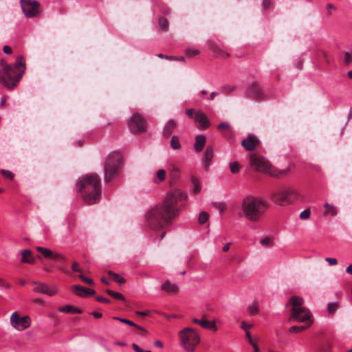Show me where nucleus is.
<instances>
[{"label": "nucleus", "instance_id": "nucleus-1", "mask_svg": "<svg viewBox=\"0 0 352 352\" xmlns=\"http://www.w3.org/2000/svg\"><path fill=\"white\" fill-rule=\"evenodd\" d=\"M186 199L187 195L178 189L168 193L162 204L155 205L145 214L146 226L154 231L165 228L179 215Z\"/></svg>", "mask_w": 352, "mask_h": 352}, {"label": "nucleus", "instance_id": "nucleus-2", "mask_svg": "<svg viewBox=\"0 0 352 352\" xmlns=\"http://www.w3.org/2000/svg\"><path fill=\"white\" fill-rule=\"evenodd\" d=\"M77 188L84 201L92 205L99 201L101 195V182L96 174L82 177L77 183Z\"/></svg>", "mask_w": 352, "mask_h": 352}, {"label": "nucleus", "instance_id": "nucleus-3", "mask_svg": "<svg viewBox=\"0 0 352 352\" xmlns=\"http://www.w3.org/2000/svg\"><path fill=\"white\" fill-rule=\"evenodd\" d=\"M25 68V57L18 56L14 65H8L0 71V82L7 88H13L22 78Z\"/></svg>", "mask_w": 352, "mask_h": 352}, {"label": "nucleus", "instance_id": "nucleus-4", "mask_svg": "<svg viewBox=\"0 0 352 352\" xmlns=\"http://www.w3.org/2000/svg\"><path fill=\"white\" fill-rule=\"evenodd\" d=\"M241 208L245 218L251 222H258L268 208V204L262 199L248 196L241 203Z\"/></svg>", "mask_w": 352, "mask_h": 352}, {"label": "nucleus", "instance_id": "nucleus-5", "mask_svg": "<svg viewBox=\"0 0 352 352\" xmlns=\"http://www.w3.org/2000/svg\"><path fill=\"white\" fill-rule=\"evenodd\" d=\"M303 299L298 296H292L289 298L286 305L287 307H289L290 312L288 320L289 322L295 320L298 322H307L309 325H311L313 323L312 314L307 307L303 306Z\"/></svg>", "mask_w": 352, "mask_h": 352}, {"label": "nucleus", "instance_id": "nucleus-6", "mask_svg": "<svg viewBox=\"0 0 352 352\" xmlns=\"http://www.w3.org/2000/svg\"><path fill=\"white\" fill-rule=\"evenodd\" d=\"M122 158L118 153H111L104 162V182L109 183L118 176L121 170Z\"/></svg>", "mask_w": 352, "mask_h": 352}, {"label": "nucleus", "instance_id": "nucleus-7", "mask_svg": "<svg viewBox=\"0 0 352 352\" xmlns=\"http://www.w3.org/2000/svg\"><path fill=\"white\" fill-rule=\"evenodd\" d=\"M181 346L188 352H194L200 342V336L193 328L186 327L179 332Z\"/></svg>", "mask_w": 352, "mask_h": 352}, {"label": "nucleus", "instance_id": "nucleus-8", "mask_svg": "<svg viewBox=\"0 0 352 352\" xmlns=\"http://www.w3.org/2000/svg\"><path fill=\"white\" fill-rule=\"evenodd\" d=\"M299 197L300 194L293 188L275 190L271 195L272 201L279 206L289 205Z\"/></svg>", "mask_w": 352, "mask_h": 352}, {"label": "nucleus", "instance_id": "nucleus-9", "mask_svg": "<svg viewBox=\"0 0 352 352\" xmlns=\"http://www.w3.org/2000/svg\"><path fill=\"white\" fill-rule=\"evenodd\" d=\"M10 324L17 331H23L30 326L31 319L28 316H21L17 311H14L11 315Z\"/></svg>", "mask_w": 352, "mask_h": 352}, {"label": "nucleus", "instance_id": "nucleus-10", "mask_svg": "<svg viewBox=\"0 0 352 352\" xmlns=\"http://www.w3.org/2000/svg\"><path fill=\"white\" fill-rule=\"evenodd\" d=\"M129 127L133 133L146 131V121L139 113H134L129 122Z\"/></svg>", "mask_w": 352, "mask_h": 352}, {"label": "nucleus", "instance_id": "nucleus-11", "mask_svg": "<svg viewBox=\"0 0 352 352\" xmlns=\"http://www.w3.org/2000/svg\"><path fill=\"white\" fill-rule=\"evenodd\" d=\"M63 256L58 252L45 248V272L51 271Z\"/></svg>", "mask_w": 352, "mask_h": 352}, {"label": "nucleus", "instance_id": "nucleus-12", "mask_svg": "<svg viewBox=\"0 0 352 352\" xmlns=\"http://www.w3.org/2000/svg\"><path fill=\"white\" fill-rule=\"evenodd\" d=\"M21 6L26 17H32L37 14L39 4L36 1L21 0Z\"/></svg>", "mask_w": 352, "mask_h": 352}, {"label": "nucleus", "instance_id": "nucleus-13", "mask_svg": "<svg viewBox=\"0 0 352 352\" xmlns=\"http://www.w3.org/2000/svg\"><path fill=\"white\" fill-rule=\"evenodd\" d=\"M250 165L260 172H267L270 168L269 164L265 159L254 154L250 155Z\"/></svg>", "mask_w": 352, "mask_h": 352}, {"label": "nucleus", "instance_id": "nucleus-14", "mask_svg": "<svg viewBox=\"0 0 352 352\" xmlns=\"http://www.w3.org/2000/svg\"><path fill=\"white\" fill-rule=\"evenodd\" d=\"M192 321L194 324L200 325L204 329H210L213 331H217V327L215 324V322L208 321L206 314L203 315L201 319L194 318Z\"/></svg>", "mask_w": 352, "mask_h": 352}, {"label": "nucleus", "instance_id": "nucleus-15", "mask_svg": "<svg viewBox=\"0 0 352 352\" xmlns=\"http://www.w3.org/2000/svg\"><path fill=\"white\" fill-rule=\"evenodd\" d=\"M259 143V140L254 135L250 134L242 141L241 144L247 151H252L257 147Z\"/></svg>", "mask_w": 352, "mask_h": 352}, {"label": "nucleus", "instance_id": "nucleus-16", "mask_svg": "<svg viewBox=\"0 0 352 352\" xmlns=\"http://www.w3.org/2000/svg\"><path fill=\"white\" fill-rule=\"evenodd\" d=\"M195 121L198 122L199 127L202 129L208 128L210 125V120L208 119L206 116L201 111H197L195 113L194 117Z\"/></svg>", "mask_w": 352, "mask_h": 352}, {"label": "nucleus", "instance_id": "nucleus-17", "mask_svg": "<svg viewBox=\"0 0 352 352\" xmlns=\"http://www.w3.org/2000/svg\"><path fill=\"white\" fill-rule=\"evenodd\" d=\"M72 292L78 296L86 297L95 294V291L93 289H87L79 285H75L72 287Z\"/></svg>", "mask_w": 352, "mask_h": 352}, {"label": "nucleus", "instance_id": "nucleus-18", "mask_svg": "<svg viewBox=\"0 0 352 352\" xmlns=\"http://www.w3.org/2000/svg\"><path fill=\"white\" fill-rule=\"evenodd\" d=\"M177 124L174 120H169L163 128L162 135L164 138H169L174 130L176 129Z\"/></svg>", "mask_w": 352, "mask_h": 352}, {"label": "nucleus", "instance_id": "nucleus-19", "mask_svg": "<svg viewBox=\"0 0 352 352\" xmlns=\"http://www.w3.org/2000/svg\"><path fill=\"white\" fill-rule=\"evenodd\" d=\"M210 49L214 53L215 56L218 58L226 59L230 56L229 53L222 49L220 46L217 44L211 43Z\"/></svg>", "mask_w": 352, "mask_h": 352}, {"label": "nucleus", "instance_id": "nucleus-20", "mask_svg": "<svg viewBox=\"0 0 352 352\" xmlns=\"http://www.w3.org/2000/svg\"><path fill=\"white\" fill-rule=\"evenodd\" d=\"M19 253L22 256L21 259L22 263L34 264L35 263V258L32 256L30 250H23Z\"/></svg>", "mask_w": 352, "mask_h": 352}, {"label": "nucleus", "instance_id": "nucleus-21", "mask_svg": "<svg viewBox=\"0 0 352 352\" xmlns=\"http://www.w3.org/2000/svg\"><path fill=\"white\" fill-rule=\"evenodd\" d=\"M246 94L248 97L255 100H262L265 98V94L263 89H247Z\"/></svg>", "mask_w": 352, "mask_h": 352}, {"label": "nucleus", "instance_id": "nucleus-22", "mask_svg": "<svg viewBox=\"0 0 352 352\" xmlns=\"http://www.w3.org/2000/svg\"><path fill=\"white\" fill-rule=\"evenodd\" d=\"M162 290L168 294H177L179 288L176 284L172 283L170 280H167L161 287Z\"/></svg>", "mask_w": 352, "mask_h": 352}, {"label": "nucleus", "instance_id": "nucleus-23", "mask_svg": "<svg viewBox=\"0 0 352 352\" xmlns=\"http://www.w3.org/2000/svg\"><path fill=\"white\" fill-rule=\"evenodd\" d=\"M214 156V151L212 146H207L204 153V166L206 169L210 165V162Z\"/></svg>", "mask_w": 352, "mask_h": 352}, {"label": "nucleus", "instance_id": "nucleus-24", "mask_svg": "<svg viewBox=\"0 0 352 352\" xmlns=\"http://www.w3.org/2000/svg\"><path fill=\"white\" fill-rule=\"evenodd\" d=\"M206 144V138L203 135H198L195 138L194 148L196 152L199 153L202 151Z\"/></svg>", "mask_w": 352, "mask_h": 352}, {"label": "nucleus", "instance_id": "nucleus-25", "mask_svg": "<svg viewBox=\"0 0 352 352\" xmlns=\"http://www.w3.org/2000/svg\"><path fill=\"white\" fill-rule=\"evenodd\" d=\"M58 310L61 312L69 314H82V311L71 305L60 307Z\"/></svg>", "mask_w": 352, "mask_h": 352}, {"label": "nucleus", "instance_id": "nucleus-26", "mask_svg": "<svg viewBox=\"0 0 352 352\" xmlns=\"http://www.w3.org/2000/svg\"><path fill=\"white\" fill-rule=\"evenodd\" d=\"M113 319L119 320V321H120V322H122L123 323L127 324H129V325H130L131 327H136L138 329L143 331L145 333H148L147 331L144 328H143V327L136 324L135 323H134L133 321H131L130 320H128V319H126V318H118V317H114Z\"/></svg>", "mask_w": 352, "mask_h": 352}, {"label": "nucleus", "instance_id": "nucleus-27", "mask_svg": "<svg viewBox=\"0 0 352 352\" xmlns=\"http://www.w3.org/2000/svg\"><path fill=\"white\" fill-rule=\"evenodd\" d=\"M247 311L252 316L257 314L259 311L258 303L254 302L252 304L250 305L247 308Z\"/></svg>", "mask_w": 352, "mask_h": 352}, {"label": "nucleus", "instance_id": "nucleus-28", "mask_svg": "<svg viewBox=\"0 0 352 352\" xmlns=\"http://www.w3.org/2000/svg\"><path fill=\"white\" fill-rule=\"evenodd\" d=\"M170 145L171 148L174 150H178L181 148V144L179 142V139L177 136L173 135L172 136L170 142Z\"/></svg>", "mask_w": 352, "mask_h": 352}, {"label": "nucleus", "instance_id": "nucleus-29", "mask_svg": "<svg viewBox=\"0 0 352 352\" xmlns=\"http://www.w3.org/2000/svg\"><path fill=\"white\" fill-rule=\"evenodd\" d=\"M260 243L265 248H271L274 245V240L271 236H266L261 240Z\"/></svg>", "mask_w": 352, "mask_h": 352}, {"label": "nucleus", "instance_id": "nucleus-30", "mask_svg": "<svg viewBox=\"0 0 352 352\" xmlns=\"http://www.w3.org/2000/svg\"><path fill=\"white\" fill-rule=\"evenodd\" d=\"M107 274L111 278L120 284H122L126 282L124 278H121L118 274H116L112 271H109Z\"/></svg>", "mask_w": 352, "mask_h": 352}, {"label": "nucleus", "instance_id": "nucleus-31", "mask_svg": "<svg viewBox=\"0 0 352 352\" xmlns=\"http://www.w3.org/2000/svg\"><path fill=\"white\" fill-rule=\"evenodd\" d=\"M106 292L109 296H111V297H113V298H114L116 299L120 300L122 301H125L126 300L125 297L122 294H120V293L112 291L111 289H107Z\"/></svg>", "mask_w": 352, "mask_h": 352}, {"label": "nucleus", "instance_id": "nucleus-32", "mask_svg": "<svg viewBox=\"0 0 352 352\" xmlns=\"http://www.w3.org/2000/svg\"><path fill=\"white\" fill-rule=\"evenodd\" d=\"M218 129L223 131V135L226 137L230 135V126L227 123H221L218 125Z\"/></svg>", "mask_w": 352, "mask_h": 352}, {"label": "nucleus", "instance_id": "nucleus-33", "mask_svg": "<svg viewBox=\"0 0 352 352\" xmlns=\"http://www.w3.org/2000/svg\"><path fill=\"white\" fill-rule=\"evenodd\" d=\"M324 208H326L324 211L325 215L330 214L331 216H335L337 214V210L334 206L326 203L324 204Z\"/></svg>", "mask_w": 352, "mask_h": 352}, {"label": "nucleus", "instance_id": "nucleus-34", "mask_svg": "<svg viewBox=\"0 0 352 352\" xmlns=\"http://www.w3.org/2000/svg\"><path fill=\"white\" fill-rule=\"evenodd\" d=\"M331 348L332 343L329 341H326L320 346L319 352H332Z\"/></svg>", "mask_w": 352, "mask_h": 352}, {"label": "nucleus", "instance_id": "nucleus-35", "mask_svg": "<svg viewBox=\"0 0 352 352\" xmlns=\"http://www.w3.org/2000/svg\"><path fill=\"white\" fill-rule=\"evenodd\" d=\"M310 325L307 323V325L302 326H293L289 328V331L290 333H298L306 330Z\"/></svg>", "mask_w": 352, "mask_h": 352}, {"label": "nucleus", "instance_id": "nucleus-36", "mask_svg": "<svg viewBox=\"0 0 352 352\" xmlns=\"http://www.w3.org/2000/svg\"><path fill=\"white\" fill-rule=\"evenodd\" d=\"M208 219L209 214L207 212L202 211L199 215L198 222L199 224L203 225L208 221Z\"/></svg>", "mask_w": 352, "mask_h": 352}, {"label": "nucleus", "instance_id": "nucleus-37", "mask_svg": "<svg viewBox=\"0 0 352 352\" xmlns=\"http://www.w3.org/2000/svg\"><path fill=\"white\" fill-rule=\"evenodd\" d=\"M158 24L160 29L163 31H166L168 28V22L166 19L160 17L158 21Z\"/></svg>", "mask_w": 352, "mask_h": 352}, {"label": "nucleus", "instance_id": "nucleus-38", "mask_svg": "<svg viewBox=\"0 0 352 352\" xmlns=\"http://www.w3.org/2000/svg\"><path fill=\"white\" fill-rule=\"evenodd\" d=\"M191 180L193 184V192L195 194L199 193L201 190V185L199 182V180L195 177H192Z\"/></svg>", "mask_w": 352, "mask_h": 352}, {"label": "nucleus", "instance_id": "nucleus-39", "mask_svg": "<svg viewBox=\"0 0 352 352\" xmlns=\"http://www.w3.org/2000/svg\"><path fill=\"white\" fill-rule=\"evenodd\" d=\"M338 302H331L328 304L327 305V311L329 314L333 315L336 311V310L338 308Z\"/></svg>", "mask_w": 352, "mask_h": 352}, {"label": "nucleus", "instance_id": "nucleus-40", "mask_svg": "<svg viewBox=\"0 0 352 352\" xmlns=\"http://www.w3.org/2000/svg\"><path fill=\"white\" fill-rule=\"evenodd\" d=\"M344 61L347 65L352 62V47L344 53Z\"/></svg>", "mask_w": 352, "mask_h": 352}, {"label": "nucleus", "instance_id": "nucleus-41", "mask_svg": "<svg viewBox=\"0 0 352 352\" xmlns=\"http://www.w3.org/2000/svg\"><path fill=\"white\" fill-rule=\"evenodd\" d=\"M230 171L233 174H235L239 171L240 166H239V164L238 162H233L230 163Z\"/></svg>", "mask_w": 352, "mask_h": 352}, {"label": "nucleus", "instance_id": "nucleus-42", "mask_svg": "<svg viewBox=\"0 0 352 352\" xmlns=\"http://www.w3.org/2000/svg\"><path fill=\"white\" fill-rule=\"evenodd\" d=\"M200 51L197 49L187 48L186 50V54L188 56L193 57L198 55Z\"/></svg>", "mask_w": 352, "mask_h": 352}, {"label": "nucleus", "instance_id": "nucleus-43", "mask_svg": "<svg viewBox=\"0 0 352 352\" xmlns=\"http://www.w3.org/2000/svg\"><path fill=\"white\" fill-rule=\"evenodd\" d=\"M212 206L219 210L221 212H224V210L226 209V206L223 202H214L212 203Z\"/></svg>", "mask_w": 352, "mask_h": 352}, {"label": "nucleus", "instance_id": "nucleus-44", "mask_svg": "<svg viewBox=\"0 0 352 352\" xmlns=\"http://www.w3.org/2000/svg\"><path fill=\"white\" fill-rule=\"evenodd\" d=\"M289 168H287V169H285V170H279L278 173H271L270 174L273 176V177H281V176H285L287 175V173H289Z\"/></svg>", "mask_w": 352, "mask_h": 352}, {"label": "nucleus", "instance_id": "nucleus-45", "mask_svg": "<svg viewBox=\"0 0 352 352\" xmlns=\"http://www.w3.org/2000/svg\"><path fill=\"white\" fill-rule=\"evenodd\" d=\"M0 173L4 176L6 177V178L10 179V180H12L13 178H14V174L8 170H5V169H2L0 170Z\"/></svg>", "mask_w": 352, "mask_h": 352}, {"label": "nucleus", "instance_id": "nucleus-46", "mask_svg": "<svg viewBox=\"0 0 352 352\" xmlns=\"http://www.w3.org/2000/svg\"><path fill=\"white\" fill-rule=\"evenodd\" d=\"M78 277L86 284L89 285H93L94 284V280L91 278H87L83 274H80L78 275Z\"/></svg>", "mask_w": 352, "mask_h": 352}, {"label": "nucleus", "instance_id": "nucleus-47", "mask_svg": "<svg viewBox=\"0 0 352 352\" xmlns=\"http://www.w3.org/2000/svg\"><path fill=\"white\" fill-rule=\"evenodd\" d=\"M245 339L248 342V343L251 345L254 343H255L256 342H258V338H254L253 339L251 336V334H250V331H245Z\"/></svg>", "mask_w": 352, "mask_h": 352}, {"label": "nucleus", "instance_id": "nucleus-48", "mask_svg": "<svg viewBox=\"0 0 352 352\" xmlns=\"http://www.w3.org/2000/svg\"><path fill=\"white\" fill-rule=\"evenodd\" d=\"M56 288L54 286L46 287L45 286V294L50 296H54L56 293Z\"/></svg>", "mask_w": 352, "mask_h": 352}, {"label": "nucleus", "instance_id": "nucleus-49", "mask_svg": "<svg viewBox=\"0 0 352 352\" xmlns=\"http://www.w3.org/2000/svg\"><path fill=\"white\" fill-rule=\"evenodd\" d=\"M156 176L160 182L164 181L166 177V171L164 169H160L157 172Z\"/></svg>", "mask_w": 352, "mask_h": 352}, {"label": "nucleus", "instance_id": "nucleus-50", "mask_svg": "<svg viewBox=\"0 0 352 352\" xmlns=\"http://www.w3.org/2000/svg\"><path fill=\"white\" fill-rule=\"evenodd\" d=\"M309 216H310V210L308 209L303 210L300 214V217L302 219H307V218L309 217Z\"/></svg>", "mask_w": 352, "mask_h": 352}, {"label": "nucleus", "instance_id": "nucleus-51", "mask_svg": "<svg viewBox=\"0 0 352 352\" xmlns=\"http://www.w3.org/2000/svg\"><path fill=\"white\" fill-rule=\"evenodd\" d=\"M34 292L36 293L43 294L44 293V286L43 285H36L34 287Z\"/></svg>", "mask_w": 352, "mask_h": 352}, {"label": "nucleus", "instance_id": "nucleus-52", "mask_svg": "<svg viewBox=\"0 0 352 352\" xmlns=\"http://www.w3.org/2000/svg\"><path fill=\"white\" fill-rule=\"evenodd\" d=\"M325 261L329 263V265L332 266V265H336L338 264V261L336 258H330V257H327L325 258Z\"/></svg>", "mask_w": 352, "mask_h": 352}, {"label": "nucleus", "instance_id": "nucleus-53", "mask_svg": "<svg viewBox=\"0 0 352 352\" xmlns=\"http://www.w3.org/2000/svg\"><path fill=\"white\" fill-rule=\"evenodd\" d=\"M241 328L245 331H249L248 329L252 327V324H249L246 323L245 321L241 322Z\"/></svg>", "mask_w": 352, "mask_h": 352}, {"label": "nucleus", "instance_id": "nucleus-54", "mask_svg": "<svg viewBox=\"0 0 352 352\" xmlns=\"http://www.w3.org/2000/svg\"><path fill=\"white\" fill-rule=\"evenodd\" d=\"M72 269L74 272L81 273V270L79 268V264L77 262H74L72 266Z\"/></svg>", "mask_w": 352, "mask_h": 352}, {"label": "nucleus", "instance_id": "nucleus-55", "mask_svg": "<svg viewBox=\"0 0 352 352\" xmlns=\"http://www.w3.org/2000/svg\"><path fill=\"white\" fill-rule=\"evenodd\" d=\"M96 300L98 302H103V303H109L110 302V300L103 298L102 296L96 297Z\"/></svg>", "mask_w": 352, "mask_h": 352}, {"label": "nucleus", "instance_id": "nucleus-56", "mask_svg": "<svg viewBox=\"0 0 352 352\" xmlns=\"http://www.w3.org/2000/svg\"><path fill=\"white\" fill-rule=\"evenodd\" d=\"M3 51L6 54H10L12 53V49L8 45L3 46Z\"/></svg>", "mask_w": 352, "mask_h": 352}, {"label": "nucleus", "instance_id": "nucleus-57", "mask_svg": "<svg viewBox=\"0 0 352 352\" xmlns=\"http://www.w3.org/2000/svg\"><path fill=\"white\" fill-rule=\"evenodd\" d=\"M194 113H195V111H194V109H187V110L186 111V113L189 117H190V118H194V117H195V116H194Z\"/></svg>", "mask_w": 352, "mask_h": 352}, {"label": "nucleus", "instance_id": "nucleus-58", "mask_svg": "<svg viewBox=\"0 0 352 352\" xmlns=\"http://www.w3.org/2000/svg\"><path fill=\"white\" fill-rule=\"evenodd\" d=\"M132 347L133 349L136 351V352H143V349H142L138 344H132Z\"/></svg>", "mask_w": 352, "mask_h": 352}, {"label": "nucleus", "instance_id": "nucleus-59", "mask_svg": "<svg viewBox=\"0 0 352 352\" xmlns=\"http://www.w3.org/2000/svg\"><path fill=\"white\" fill-rule=\"evenodd\" d=\"M257 342H256L255 343L251 344V346H252L253 349H254V351L253 352H261L260 351V349L257 344Z\"/></svg>", "mask_w": 352, "mask_h": 352}, {"label": "nucleus", "instance_id": "nucleus-60", "mask_svg": "<svg viewBox=\"0 0 352 352\" xmlns=\"http://www.w3.org/2000/svg\"><path fill=\"white\" fill-rule=\"evenodd\" d=\"M157 56L161 58H166V59H168V60H173V59H175V58L173 56H164V54H157Z\"/></svg>", "mask_w": 352, "mask_h": 352}, {"label": "nucleus", "instance_id": "nucleus-61", "mask_svg": "<svg viewBox=\"0 0 352 352\" xmlns=\"http://www.w3.org/2000/svg\"><path fill=\"white\" fill-rule=\"evenodd\" d=\"M270 0H263V6L265 8H270Z\"/></svg>", "mask_w": 352, "mask_h": 352}, {"label": "nucleus", "instance_id": "nucleus-62", "mask_svg": "<svg viewBox=\"0 0 352 352\" xmlns=\"http://www.w3.org/2000/svg\"><path fill=\"white\" fill-rule=\"evenodd\" d=\"M230 245L231 243H226L223 248V251L227 252L230 250Z\"/></svg>", "mask_w": 352, "mask_h": 352}, {"label": "nucleus", "instance_id": "nucleus-63", "mask_svg": "<svg viewBox=\"0 0 352 352\" xmlns=\"http://www.w3.org/2000/svg\"><path fill=\"white\" fill-rule=\"evenodd\" d=\"M154 344L157 347H160V348H162L163 347V343L161 341H160V340H156L154 342Z\"/></svg>", "mask_w": 352, "mask_h": 352}, {"label": "nucleus", "instance_id": "nucleus-64", "mask_svg": "<svg viewBox=\"0 0 352 352\" xmlns=\"http://www.w3.org/2000/svg\"><path fill=\"white\" fill-rule=\"evenodd\" d=\"M346 272L349 274H352V264L346 267Z\"/></svg>", "mask_w": 352, "mask_h": 352}]
</instances>
